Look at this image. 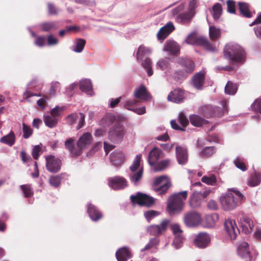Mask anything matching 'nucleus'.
Instances as JSON below:
<instances>
[{"label":"nucleus","instance_id":"obj_42","mask_svg":"<svg viewBox=\"0 0 261 261\" xmlns=\"http://www.w3.org/2000/svg\"><path fill=\"white\" fill-rule=\"evenodd\" d=\"M151 50L149 48L143 46H140L137 52V59L138 61L142 60L145 56L149 55Z\"/></svg>","mask_w":261,"mask_h":261},{"label":"nucleus","instance_id":"obj_44","mask_svg":"<svg viewBox=\"0 0 261 261\" xmlns=\"http://www.w3.org/2000/svg\"><path fill=\"white\" fill-rule=\"evenodd\" d=\"M170 66L169 59L168 58L160 59L155 64L157 69L163 71L169 68Z\"/></svg>","mask_w":261,"mask_h":261},{"label":"nucleus","instance_id":"obj_22","mask_svg":"<svg viewBox=\"0 0 261 261\" xmlns=\"http://www.w3.org/2000/svg\"><path fill=\"white\" fill-rule=\"evenodd\" d=\"M40 30L43 32L50 33L56 31L59 28L57 21H46L39 24Z\"/></svg>","mask_w":261,"mask_h":261},{"label":"nucleus","instance_id":"obj_52","mask_svg":"<svg viewBox=\"0 0 261 261\" xmlns=\"http://www.w3.org/2000/svg\"><path fill=\"white\" fill-rule=\"evenodd\" d=\"M243 158L237 156L233 160V163L238 169L242 171H245L247 170L246 166L243 162Z\"/></svg>","mask_w":261,"mask_h":261},{"label":"nucleus","instance_id":"obj_53","mask_svg":"<svg viewBox=\"0 0 261 261\" xmlns=\"http://www.w3.org/2000/svg\"><path fill=\"white\" fill-rule=\"evenodd\" d=\"M213 17L215 20H217L220 17L222 12V8L220 4L217 3L213 7Z\"/></svg>","mask_w":261,"mask_h":261},{"label":"nucleus","instance_id":"obj_25","mask_svg":"<svg viewBox=\"0 0 261 261\" xmlns=\"http://www.w3.org/2000/svg\"><path fill=\"white\" fill-rule=\"evenodd\" d=\"M125 160V156L120 150H115L110 154V161L115 167L121 166Z\"/></svg>","mask_w":261,"mask_h":261},{"label":"nucleus","instance_id":"obj_32","mask_svg":"<svg viewBox=\"0 0 261 261\" xmlns=\"http://www.w3.org/2000/svg\"><path fill=\"white\" fill-rule=\"evenodd\" d=\"M200 193L198 191H194L190 199V204L192 208L199 207L203 201L202 198L200 196Z\"/></svg>","mask_w":261,"mask_h":261},{"label":"nucleus","instance_id":"obj_49","mask_svg":"<svg viewBox=\"0 0 261 261\" xmlns=\"http://www.w3.org/2000/svg\"><path fill=\"white\" fill-rule=\"evenodd\" d=\"M170 160L169 159H166L162 160L159 162H157L153 166H154L155 171H160L165 169L170 164Z\"/></svg>","mask_w":261,"mask_h":261},{"label":"nucleus","instance_id":"obj_56","mask_svg":"<svg viewBox=\"0 0 261 261\" xmlns=\"http://www.w3.org/2000/svg\"><path fill=\"white\" fill-rule=\"evenodd\" d=\"M21 188L25 195V197L28 198L33 196L34 192L30 185H22L21 186Z\"/></svg>","mask_w":261,"mask_h":261},{"label":"nucleus","instance_id":"obj_64","mask_svg":"<svg viewBox=\"0 0 261 261\" xmlns=\"http://www.w3.org/2000/svg\"><path fill=\"white\" fill-rule=\"evenodd\" d=\"M78 118H79L78 114L72 113V114L68 115L66 117V119L67 123L69 125H71L75 122L76 120H77V119Z\"/></svg>","mask_w":261,"mask_h":261},{"label":"nucleus","instance_id":"obj_59","mask_svg":"<svg viewBox=\"0 0 261 261\" xmlns=\"http://www.w3.org/2000/svg\"><path fill=\"white\" fill-rule=\"evenodd\" d=\"M171 229L175 236H183V231L181 229L180 226L177 223H174L171 225Z\"/></svg>","mask_w":261,"mask_h":261},{"label":"nucleus","instance_id":"obj_9","mask_svg":"<svg viewBox=\"0 0 261 261\" xmlns=\"http://www.w3.org/2000/svg\"><path fill=\"white\" fill-rule=\"evenodd\" d=\"M123 134L122 126L119 123L115 124L109 132V139L114 143H119L123 139Z\"/></svg>","mask_w":261,"mask_h":261},{"label":"nucleus","instance_id":"obj_11","mask_svg":"<svg viewBox=\"0 0 261 261\" xmlns=\"http://www.w3.org/2000/svg\"><path fill=\"white\" fill-rule=\"evenodd\" d=\"M224 228L231 240H236L237 236L240 233L235 221L229 218L225 220Z\"/></svg>","mask_w":261,"mask_h":261},{"label":"nucleus","instance_id":"obj_50","mask_svg":"<svg viewBox=\"0 0 261 261\" xmlns=\"http://www.w3.org/2000/svg\"><path fill=\"white\" fill-rule=\"evenodd\" d=\"M209 34L211 39L215 40L218 38L221 35L220 29L216 28L214 26H210L209 27Z\"/></svg>","mask_w":261,"mask_h":261},{"label":"nucleus","instance_id":"obj_48","mask_svg":"<svg viewBox=\"0 0 261 261\" xmlns=\"http://www.w3.org/2000/svg\"><path fill=\"white\" fill-rule=\"evenodd\" d=\"M219 216L217 214H213L207 215L205 217V221L207 226L210 227H213L218 221Z\"/></svg>","mask_w":261,"mask_h":261},{"label":"nucleus","instance_id":"obj_54","mask_svg":"<svg viewBox=\"0 0 261 261\" xmlns=\"http://www.w3.org/2000/svg\"><path fill=\"white\" fill-rule=\"evenodd\" d=\"M201 181L207 185H214L216 183L217 178L215 175L212 174L210 176H203L201 178Z\"/></svg>","mask_w":261,"mask_h":261},{"label":"nucleus","instance_id":"obj_13","mask_svg":"<svg viewBox=\"0 0 261 261\" xmlns=\"http://www.w3.org/2000/svg\"><path fill=\"white\" fill-rule=\"evenodd\" d=\"M45 160L46 167L49 172L56 173L60 170L61 161L59 159L55 158L53 155H49L46 156Z\"/></svg>","mask_w":261,"mask_h":261},{"label":"nucleus","instance_id":"obj_26","mask_svg":"<svg viewBox=\"0 0 261 261\" xmlns=\"http://www.w3.org/2000/svg\"><path fill=\"white\" fill-rule=\"evenodd\" d=\"M92 137L90 133H84L78 140L77 147L79 148L81 151L92 143Z\"/></svg>","mask_w":261,"mask_h":261},{"label":"nucleus","instance_id":"obj_39","mask_svg":"<svg viewBox=\"0 0 261 261\" xmlns=\"http://www.w3.org/2000/svg\"><path fill=\"white\" fill-rule=\"evenodd\" d=\"M195 45L204 46L207 50L211 51H215L216 50V48L212 46L207 39L203 36L197 37Z\"/></svg>","mask_w":261,"mask_h":261},{"label":"nucleus","instance_id":"obj_17","mask_svg":"<svg viewBox=\"0 0 261 261\" xmlns=\"http://www.w3.org/2000/svg\"><path fill=\"white\" fill-rule=\"evenodd\" d=\"M176 156L178 163L179 165L186 164L188 160V153L187 149L184 146L176 145Z\"/></svg>","mask_w":261,"mask_h":261},{"label":"nucleus","instance_id":"obj_23","mask_svg":"<svg viewBox=\"0 0 261 261\" xmlns=\"http://www.w3.org/2000/svg\"><path fill=\"white\" fill-rule=\"evenodd\" d=\"M185 96L184 92L180 89H174L169 93L167 99L171 102L179 103L183 102Z\"/></svg>","mask_w":261,"mask_h":261},{"label":"nucleus","instance_id":"obj_38","mask_svg":"<svg viewBox=\"0 0 261 261\" xmlns=\"http://www.w3.org/2000/svg\"><path fill=\"white\" fill-rule=\"evenodd\" d=\"M115 120V117L113 114H107L100 120L99 125L107 127L112 124Z\"/></svg>","mask_w":261,"mask_h":261},{"label":"nucleus","instance_id":"obj_5","mask_svg":"<svg viewBox=\"0 0 261 261\" xmlns=\"http://www.w3.org/2000/svg\"><path fill=\"white\" fill-rule=\"evenodd\" d=\"M141 158V154L137 155L133 164L129 167L130 172L128 173V177L131 182L135 186L139 185V182L143 176V169L140 166Z\"/></svg>","mask_w":261,"mask_h":261},{"label":"nucleus","instance_id":"obj_37","mask_svg":"<svg viewBox=\"0 0 261 261\" xmlns=\"http://www.w3.org/2000/svg\"><path fill=\"white\" fill-rule=\"evenodd\" d=\"M15 142V135L13 132L11 131L8 134L0 139V142L9 146L13 145Z\"/></svg>","mask_w":261,"mask_h":261},{"label":"nucleus","instance_id":"obj_27","mask_svg":"<svg viewBox=\"0 0 261 261\" xmlns=\"http://www.w3.org/2000/svg\"><path fill=\"white\" fill-rule=\"evenodd\" d=\"M164 50L170 55H177L180 51V46L174 40H168L166 42Z\"/></svg>","mask_w":261,"mask_h":261},{"label":"nucleus","instance_id":"obj_51","mask_svg":"<svg viewBox=\"0 0 261 261\" xmlns=\"http://www.w3.org/2000/svg\"><path fill=\"white\" fill-rule=\"evenodd\" d=\"M216 151V149L214 146H207L201 150L200 154L202 156L209 157L213 155Z\"/></svg>","mask_w":261,"mask_h":261},{"label":"nucleus","instance_id":"obj_28","mask_svg":"<svg viewBox=\"0 0 261 261\" xmlns=\"http://www.w3.org/2000/svg\"><path fill=\"white\" fill-rule=\"evenodd\" d=\"M74 142L75 139L70 138L65 141V146L72 156H78L82 153V151L79 148L75 147Z\"/></svg>","mask_w":261,"mask_h":261},{"label":"nucleus","instance_id":"obj_43","mask_svg":"<svg viewBox=\"0 0 261 261\" xmlns=\"http://www.w3.org/2000/svg\"><path fill=\"white\" fill-rule=\"evenodd\" d=\"M43 120L45 125L49 128L55 127L58 122V119L51 115L44 116Z\"/></svg>","mask_w":261,"mask_h":261},{"label":"nucleus","instance_id":"obj_1","mask_svg":"<svg viewBox=\"0 0 261 261\" xmlns=\"http://www.w3.org/2000/svg\"><path fill=\"white\" fill-rule=\"evenodd\" d=\"M223 53L224 58L234 63H243L246 58L244 49L237 43L227 44L224 48Z\"/></svg>","mask_w":261,"mask_h":261},{"label":"nucleus","instance_id":"obj_24","mask_svg":"<svg viewBox=\"0 0 261 261\" xmlns=\"http://www.w3.org/2000/svg\"><path fill=\"white\" fill-rule=\"evenodd\" d=\"M87 213L89 217L93 221H97L102 217V213L96 206L91 203L87 204Z\"/></svg>","mask_w":261,"mask_h":261},{"label":"nucleus","instance_id":"obj_47","mask_svg":"<svg viewBox=\"0 0 261 261\" xmlns=\"http://www.w3.org/2000/svg\"><path fill=\"white\" fill-rule=\"evenodd\" d=\"M237 89L236 84L228 81L225 87V92L226 94L234 95L237 92Z\"/></svg>","mask_w":261,"mask_h":261},{"label":"nucleus","instance_id":"obj_10","mask_svg":"<svg viewBox=\"0 0 261 261\" xmlns=\"http://www.w3.org/2000/svg\"><path fill=\"white\" fill-rule=\"evenodd\" d=\"M201 221L200 214L195 211L186 213L184 217V222L188 227H194L199 225Z\"/></svg>","mask_w":261,"mask_h":261},{"label":"nucleus","instance_id":"obj_35","mask_svg":"<svg viewBox=\"0 0 261 261\" xmlns=\"http://www.w3.org/2000/svg\"><path fill=\"white\" fill-rule=\"evenodd\" d=\"M178 63L186 68L187 72H191L194 69V64L193 62L188 58H181L179 59Z\"/></svg>","mask_w":261,"mask_h":261},{"label":"nucleus","instance_id":"obj_60","mask_svg":"<svg viewBox=\"0 0 261 261\" xmlns=\"http://www.w3.org/2000/svg\"><path fill=\"white\" fill-rule=\"evenodd\" d=\"M47 44L49 46H55L57 45L59 41L58 39L54 36L52 34H49L46 37Z\"/></svg>","mask_w":261,"mask_h":261},{"label":"nucleus","instance_id":"obj_19","mask_svg":"<svg viewBox=\"0 0 261 261\" xmlns=\"http://www.w3.org/2000/svg\"><path fill=\"white\" fill-rule=\"evenodd\" d=\"M164 157L162 151L157 147H154L149 152L148 156V162L150 166H153L158 161Z\"/></svg>","mask_w":261,"mask_h":261},{"label":"nucleus","instance_id":"obj_30","mask_svg":"<svg viewBox=\"0 0 261 261\" xmlns=\"http://www.w3.org/2000/svg\"><path fill=\"white\" fill-rule=\"evenodd\" d=\"M174 30V27L173 24L171 22H168L158 32L157 34L158 38L159 40L165 39Z\"/></svg>","mask_w":261,"mask_h":261},{"label":"nucleus","instance_id":"obj_46","mask_svg":"<svg viewBox=\"0 0 261 261\" xmlns=\"http://www.w3.org/2000/svg\"><path fill=\"white\" fill-rule=\"evenodd\" d=\"M141 65L146 70L149 76L153 74V70L151 68V60L150 59L146 58L145 60L141 63Z\"/></svg>","mask_w":261,"mask_h":261},{"label":"nucleus","instance_id":"obj_62","mask_svg":"<svg viewBox=\"0 0 261 261\" xmlns=\"http://www.w3.org/2000/svg\"><path fill=\"white\" fill-rule=\"evenodd\" d=\"M197 37L196 33L193 32L190 34L186 38V42L189 44L195 45Z\"/></svg>","mask_w":261,"mask_h":261},{"label":"nucleus","instance_id":"obj_29","mask_svg":"<svg viewBox=\"0 0 261 261\" xmlns=\"http://www.w3.org/2000/svg\"><path fill=\"white\" fill-rule=\"evenodd\" d=\"M116 257L118 261H127L132 257L129 249L127 247L119 249L116 252Z\"/></svg>","mask_w":261,"mask_h":261},{"label":"nucleus","instance_id":"obj_4","mask_svg":"<svg viewBox=\"0 0 261 261\" xmlns=\"http://www.w3.org/2000/svg\"><path fill=\"white\" fill-rule=\"evenodd\" d=\"M226 103L227 101L226 100L220 101V104L223 107V110L218 107L205 105L199 108L198 111L200 114L206 118L214 117H220L224 115L225 113H227Z\"/></svg>","mask_w":261,"mask_h":261},{"label":"nucleus","instance_id":"obj_41","mask_svg":"<svg viewBox=\"0 0 261 261\" xmlns=\"http://www.w3.org/2000/svg\"><path fill=\"white\" fill-rule=\"evenodd\" d=\"M85 44V40L78 38L75 41L74 45L72 46L71 50L75 53H80L83 50Z\"/></svg>","mask_w":261,"mask_h":261},{"label":"nucleus","instance_id":"obj_36","mask_svg":"<svg viewBox=\"0 0 261 261\" xmlns=\"http://www.w3.org/2000/svg\"><path fill=\"white\" fill-rule=\"evenodd\" d=\"M239 10L242 15L247 18H250L252 15L250 10V6L248 4L245 2H238Z\"/></svg>","mask_w":261,"mask_h":261},{"label":"nucleus","instance_id":"obj_3","mask_svg":"<svg viewBox=\"0 0 261 261\" xmlns=\"http://www.w3.org/2000/svg\"><path fill=\"white\" fill-rule=\"evenodd\" d=\"M187 197V191L175 193L168 198L167 210L171 215L180 212L184 207V200Z\"/></svg>","mask_w":261,"mask_h":261},{"label":"nucleus","instance_id":"obj_58","mask_svg":"<svg viewBox=\"0 0 261 261\" xmlns=\"http://www.w3.org/2000/svg\"><path fill=\"white\" fill-rule=\"evenodd\" d=\"M160 213L156 211L150 210L144 212V216L149 222L153 218L156 217Z\"/></svg>","mask_w":261,"mask_h":261},{"label":"nucleus","instance_id":"obj_16","mask_svg":"<svg viewBox=\"0 0 261 261\" xmlns=\"http://www.w3.org/2000/svg\"><path fill=\"white\" fill-rule=\"evenodd\" d=\"M170 223V221L167 219H165L162 221L160 225H152L147 228L148 232L152 236H156L164 231L168 224Z\"/></svg>","mask_w":261,"mask_h":261},{"label":"nucleus","instance_id":"obj_12","mask_svg":"<svg viewBox=\"0 0 261 261\" xmlns=\"http://www.w3.org/2000/svg\"><path fill=\"white\" fill-rule=\"evenodd\" d=\"M139 102V100L135 99H128L123 101L121 105L128 110L132 111L138 115H142L146 113L145 107L135 108Z\"/></svg>","mask_w":261,"mask_h":261},{"label":"nucleus","instance_id":"obj_8","mask_svg":"<svg viewBox=\"0 0 261 261\" xmlns=\"http://www.w3.org/2000/svg\"><path fill=\"white\" fill-rule=\"evenodd\" d=\"M195 1L191 2L189 4V10L184 13L177 15L176 17V21L178 23L185 24L189 23L195 14Z\"/></svg>","mask_w":261,"mask_h":261},{"label":"nucleus","instance_id":"obj_15","mask_svg":"<svg viewBox=\"0 0 261 261\" xmlns=\"http://www.w3.org/2000/svg\"><path fill=\"white\" fill-rule=\"evenodd\" d=\"M238 254L245 261H252L253 258L250 254L249 245L246 242L238 243Z\"/></svg>","mask_w":261,"mask_h":261},{"label":"nucleus","instance_id":"obj_31","mask_svg":"<svg viewBox=\"0 0 261 261\" xmlns=\"http://www.w3.org/2000/svg\"><path fill=\"white\" fill-rule=\"evenodd\" d=\"M204 82V74L200 71L195 74L192 81V85L197 90H201Z\"/></svg>","mask_w":261,"mask_h":261},{"label":"nucleus","instance_id":"obj_14","mask_svg":"<svg viewBox=\"0 0 261 261\" xmlns=\"http://www.w3.org/2000/svg\"><path fill=\"white\" fill-rule=\"evenodd\" d=\"M108 185L114 190H121L127 186V182L124 177L116 176L108 179Z\"/></svg>","mask_w":261,"mask_h":261},{"label":"nucleus","instance_id":"obj_63","mask_svg":"<svg viewBox=\"0 0 261 261\" xmlns=\"http://www.w3.org/2000/svg\"><path fill=\"white\" fill-rule=\"evenodd\" d=\"M251 108L255 112L261 113V99H256L251 105Z\"/></svg>","mask_w":261,"mask_h":261},{"label":"nucleus","instance_id":"obj_2","mask_svg":"<svg viewBox=\"0 0 261 261\" xmlns=\"http://www.w3.org/2000/svg\"><path fill=\"white\" fill-rule=\"evenodd\" d=\"M243 195L238 191L227 193L220 197V201L225 211H231L236 208L243 199Z\"/></svg>","mask_w":261,"mask_h":261},{"label":"nucleus","instance_id":"obj_7","mask_svg":"<svg viewBox=\"0 0 261 261\" xmlns=\"http://www.w3.org/2000/svg\"><path fill=\"white\" fill-rule=\"evenodd\" d=\"M131 202L134 205L137 203L140 206H151L154 204V199L146 194L138 193L137 195L130 196Z\"/></svg>","mask_w":261,"mask_h":261},{"label":"nucleus","instance_id":"obj_57","mask_svg":"<svg viewBox=\"0 0 261 261\" xmlns=\"http://www.w3.org/2000/svg\"><path fill=\"white\" fill-rule=\"evenodd\" d=\"M61 180V176L60 175L52 176L49 178V183L52 186L57 188L60 186Z\"/></svg>","mask_w":261,"mask_h":261},{"label":"nucleus","instance_id":"obj_33","mask_svg":"<svg viewBox=\"0 0 261 261\" xmlns=\"http://www.w3.org/2000/svg\"><path fill=\"white\" fill-rule=\"evenodd\" d=\"M191 124L196 127H201L207 124L208 121L198 115H191L189 117Z\"/></svg>","mask_w":261,"mask_h":261},{"label":"nucleus","instance_id":"obj_45","mask_svg":"<svg viewBox=\"0 0 261 261\" xmlns=\"http://www.w3.org/2000/svg\"><path fill=\"white\" fill-rule=\"evenodd\" d=\"M184 240L185 238L184 236H175L172 243V246L175 249L178 250L182 247Z\"/></svg>","mask_w":261,"mask_h":261},{"label":"nucleus","instance_id":"obj_21","mask_svg":"<svg viewBox=\"0 0 261 261\" xmlns=\"http://www.w3.org/2000/svg\"><path fill=\"white\" fill-rule=\"evenodd\" d=\"M242 229V231L245 234L250 233L254 227L252 220L247 216H243L238 220Z\"/></svg>","mask_w":261,"mask_h":261},{"label":"nucleus","instance_id":"obj_18","mask_svg":"<svg viewBox=\"0 0 261 261\" xmlns=\"http://www.w3.org/2000/svg\"><path fill=\"white\" fill-rule=\"evenodd\" d=\"M211 242L210 236L204 232L199 233L194 240V245L199 248H204Z\"/></svg>","mask_w":261,"mask_h":261},{"label":"nucleus","instance_id":"obj_34","mask_svg":"<svg viewBox=\"0 0 261 261\" xmlns=\"http://www.w3.org/2000/svg\"><path fill=\"white\" fill-rule=\"evenodd\" d=\"M80 88L87 94L91 95L92 94V85L91 80L89 79L82 80L80 82Z\"/></svg>","mask_w":261,"mask_h":261},{"label":"nucleus","instance_id":"obj_20","mask_svg":"<svg viewBox=\"0 0 261 261\" xmlns=\"http://www.w3.org/2000/svg\"><path fill=\"white\" fill-rule=\"evenodd\" d=\"M134 96L144 101L150 100L152 98L151 94L144 85H141L139 87L135 89Z\"/></svg>","mask_w":261,"mask_h":261},{"label":"nucleus","instance_id":"obj_61","mask_svg":"<svg viewBox=\"0 0 261 261\" xmlns=\"http://www.w3.org/2000/svg\"><path fill=\"white\" fill-rule=\"evenodd\" d=\"M23 137L25 139L29 138L33 133L32 129L27 125L24 123H22Z\"/></svg>","mask_w":261,"mask_h":261},{"label":"nucleus","instance_id":"obj_55","mask_svg":"<svg viewBox=\"0 0 261 261\" xmlns=\"http://www.w3.org/2000/svg\"><path fill=\"white\" fill-rule=\"evenodd\" d=\"M178 120L184 128L189 124V119L183 112H180L179 113Z\"/></svg>","mask_w":261,"mask_h":261},{"label":"nucleus","instance_id":"obj_6","mask_svg":"<svg viewBox=\"0 0 261 261\" xmlns=\"http://www.w3.org/2000/svg\"><path fill=\"white\" fill-rule=\"evenodd\" d=\"M171 185V180L168 176L161 175L155 178L153 189L158 194L162 195L166 193Z\"/></svg>","mask_w":261,"mask_h":261},{"label":"nucleus","instance_id":"obj_40","mask_svg":"<svg viewBox=\"0 0 261 261\" xmlns=\"http://www.w3.org/2000/svg\"><path fill=\"white\" fill-rule=\"evenodd\" d=\"M261 182V174L256 171L248 179L247 184L250 187H255Z\"/></svg>","mask_w":261,"mask_h":261}]
</instances>
